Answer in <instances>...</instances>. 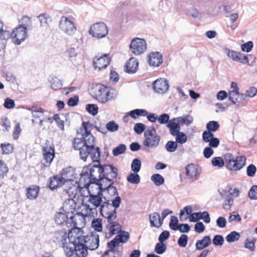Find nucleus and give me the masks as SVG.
<instances>
[{"label":"nucleus","mask_w":257,"mask_h":257,"mask_svg":"<svg viewBox=\"0 0 257 257\" xmlns=\"http://www.w3.org/2000/svg\"><path fill=\"white\" fill-rule=\"evenodd\" d=\"M81 131H84L80 138H74L73 141V147L76 150L79 151L80 159L86 161L90 156L93 162L99 163L101 155L100 149L95 146V138L91 133L93 125L89 121H83L82 123Z\"/></svg>","instance_id":"nucleus-1"},{"label":"nucleus","mask_w":257,"mask_h":257,"mask_svg":"<svg viewBox=\"0 0 257 257\" xmlns=\"http://www.w3.org/2000/svg\"><path fill=\"white\" fill-rule=\"evenodd\" d=\"M22 24L16 28L12 33L13 42L19 45L27 38V27L31 23L29 17L24 16L21 19Z\"/></svg>","instance_id":"nucleus-2"},{"label":"nucleus","mask_w":257,"mask_h":257,"mask_svg":"<svg viewBox=\"0 0 257 257\" xmlns=\"http://www.w3.org/2000/svg\"><path fill=\"white\" fill-rule=\"evenodd\" d=\"M92 93L93 98L101 103H105L112 98L110 96L109 88L101 84L94 85Z\"/></svg>","instance_id":"nucleus-3"},{"label":"nucleus","mask_w":257,"mask_h":257,"mask_svg":"<svg viewBox=\"0 0 257 257\" xmlns=\"http://www.w3.org/2000/svg\"><path fill=\"white\" fill-rule=\"evenodd\" d=\"M145 140L143 145L150 148L158 147L160 142V137L156 134V130L154 126H151L148 128L144 133Z\"/></svg>","instance_id":"nucleus-4"},{"label":"nucleus","mask_w":257,"mask_h":257,"mask_svg":"<svg viewBox=\"0 0 257 257\" xmlns=\"http://www.w3.org/2000/svg\"><path fill=\"white\" fill-rule=\"evenodd\" d=\"M104 201L102 202L99 209L101 215L106 218L107 221H112L116 218V211L112 207L108 200L104 197Z\"/></svg>","instance_id":"nucleus-5"},{"label":"nucleus","mask_w":257,"mask_h":257,"mask_svg":"<svg viewBox=\"0 0 257 257\" xmlns=\"http://www.w3.org/2000/svg\"><path fill=\"white\" fill-rule=\"evenodd\" d=\"M89 34L97 39L105 37L108 33L106 25L103 22H98L92 25L89 31Z\"/></svg>","instance_id":"nucleus-6"},{"label":"nucleus","mask_w":257,"mask_h":257,"mask_svg":"<svg viewBox=\"0 0 257 257\" xmlns=\"http://www.w3.org/2000/svg\"><path fill=\"white\" fill-rule=\"evenodd\" d=\"M130 49L133 54L140 55L144 53L147 49L146 42L142 38H134L130 45Z\"/></svg>","instance_id":"nucleus-7"},{"label":"nucleus","mask_w":257,"mask_h":257,"mask_svg":"<svg viewBox=\"0 0 257 257\" xmlns=\"http://www.w3.org/2000/svg\"><path fill=\"white\" fill-rule=\"evenodd\" d=\"M59 27L61 31L69 35H73L76 30L74 22L65 16L61 18Z\"/></svg>","instance_id":"nucleus-8"},{"label":"nucleus","mask_w":257,"mask_h":257,"mask_svg":"<svg viewBox=\"0 0 257 257\" xmlns=\"http://www.w3.org/2000/svg\"><path fill=\"white\" fill-rule=\"evenodd\" d=\"M201 172L200 167L195 164H189L185 167V174L192 182L197 180L199 178Z\"/></svg>","instance_id":"nucleus-9"},{"label":"nucleus","mask_w":257,"mask_h":257,"mask_svg":"<svg viewBox=\"0 0 257 257\" xmlns=\"http://www.w3.org/2000/svg\"><path fill=\"white\" fill-rule=\"evenodd\" d=\"M90 184H94V183L93 182L92 179L88 173V167L86 166L83 168L80 174L78 186L81 188L88 189Z\"/></svg>","instance_id":"nucleus-10"},{"label":"nucleus","mask_w":257,"mask_h":257,"mask_svg":"<svg viewBox=\"0 0 257 257\" xmlns=\"http://www.w3.org/2000/svg\"><path fill=\"white\" fill-rule=\"evenodd\" d=\"M246 158L243 156H238L235 159L232 160L226 164L227 169L232 171H236L241 170L245 164Z\"/></svg>","instance_id":"nucleus-11"},{"label":"nucleus","mask_w":257,"mask_h":257,"mask_svg":"<svg viewBox=\"0 0 257 257\" xmlns=\"http://www.w3.org/2000/svg\"><path fill=\"white\" fill-rule=\"evenodd\" d=\"M109 63V58L108 54H104L100 56H95L93 60V65L95 69H98L100 71L105 69Z\"/></svg>","instance_id":"nucleus-12"},{"label":"nucleus","mask_w":257,"mask_h":257,"mask_svg":"<svg viewBox=\"0 0 257 257\" xmlns=\"http://www.w3.org/2000/svg\"><path fill=\"white\" fill-rule=\"evenodd\" d=\"M152 87L155 91L158 93H164L169 88V82L163 78L158 79L152 84Z\"/></svg>","instance_id":"nucleus-13"},{"label":"nucleus","mask_w":257,"mask_h":257,"mask_svg":"<svg viewBox=\"0 0 257 257\" xmlns=\"http://www.w3.org/2000/svg\"><path fill=\"white\" fill-rule=\"evenodd\" d=\"M102 176L114 180L118 174V169L111 164L102 165Z\"/></svg>","instance_id":"nucleus-14"},{"label":"nucleus","mask_w":257,"mask_h":257,"mask_svg":"<svg viewBox=\"0 0 257 257\" xmlns=\"http://www.w3.org/2000/svg\"><path fill=\"white\" fill-rule=\"evenodd\" d=\"M95 181L96 182L94 184L97 186L99 191L102 193L105 191L110 185H114L115 183L113 180L104 176H101L98 178V180H95Z\"/></svg>","instance_id":"nucleus-15"},{"label":"nucleus","mask_w":257,"mask_h":257,"mask_svg":"<svg viewBox=\"0 0 257 257\" xmlns=\"http://www.w3.org/2000/svg\"><path fill=\"white\" fill-rule=\"evenodd\" d=\"M85 239H86V245L88 249L94 250L98 247L99 243V235L96 233L91 232L90 235H86Z\"/></svg>","instance_id":"nucleus-16"},{"label":"nucleus","mask_w":257,"mask_h":257,"mask_svg":"<svg viewBox=\"0 0 257 257\" xmlns=\"http://www.w3.org/2000/svg\"><path fill=\"white\" fill-rule=\"evenodd\" d=\"M82 230L79 229L77 233L75 236L72 235L73 233H71L72 235L69 236L68 239L69 241L68 242H65V243H73L75 244V246L81 245H85L87 242L85 241V236H82Z\"/></svg>","instance_id":"nucleus-17"},{"label":"nucleus","mask_w":257,"mask_h":257,"mask_svg":"<svg viewBox=\"0 0 257 257\" xmlns=\"http://www.w3.org/2000/svg\"><path fill=\"white\" fill-rule=\"evenodd\" d=\"M102 165H94L90 168H88V173L90 175L93 182L96 181L95 180H98V178L102 176Z\"/></svg>","instance_id":"nucleus-18"},{"label":"nucleus","mask_w":257,"mask_h":257,"mask_svg":"<svg viewBox=\"0 0 257 257\" xmlns=\"http://www.w3.org/2000/svg\"><path fill=\"white\" fill-rule=\"evenodd\" d=\"M148 62L150 66L159 67L163 63L162 55L159 52H153L149 55Z\"/></svg>","instance_id":"nucleus-19"},{"label":"nucleus","mask_w":257,"mask_h":257,"mask_svg":"<svg viewBox=\"0 0 257 257\" xmlns=\"http://www.w3.org/2000/svg\"><path fill=\"white\" fill-rule=\"evenodd\" d=\"M63 248L66 257H80L73 243H63Z\"/></svg>","instance_id":"nucleus-20"},{"label":"nucleus","mask_w":257,"mask_h":257,"mask_svg":"<svg viewBox=\"0 0 257 257\" xmlns=\"http://www.w3.org/2000/svg\"><path fill=\"white\" fill-rule=\"evenodd\" d=\"M139 61L135 57H131L125 64V71L127 73H136L139 67Z\"/></svg>","instance_id":"nucleus-21"},{"label":"nucleus","mask_w":257,"mask_h":257,"mask_svg":"<svg viewBox=\"0 0 257 257\" xmlns=\"http://www.w3.org/2000/svg\"><path fill=\"white\" fill-rule=\"evenodd\" d=\"M74 172L72 167H68L63 169L60 174L61 179L64 183L67 182L73 181Z\"/></svg>","instance_id":"nucleus-22"},{"label":"nucleus","mask_w":257,"mask_h":257,"mask_svg":"<svg viewBox=\"0 0 257 257\" xmlns=\"http://www.w3.org/2000/svg\"><path fill=\"white\" fill-rule=\"evenodd\" d=\"M43 154L46 162L51 163L55 157L54 147L50 146L49 147H43Z\"/></svg>","instance_id":"nucleus-23"},{"label":"nucleus","mask_w":257,"mask_h":257,"mask_svg":"<svg viewBox=\"0 0 257 257\" xmlns=\"http://www.w3.org/2000/svg\"><path fill=\"white\" fill-rule=\"evenodd\" d=\"M64 182L58 175H54L49 179L48 186L50 189L54 190L64 184Z\"/></svg>","instance_id":"nucleus-24"},{"label":"nucleus","mask_w":257,"mask_h":257,"mask_svg":"<svg viewBox=\"0 0 257 257\" xmlns=\"http://www.w3.org/2000/svg\"><path fill=\"white\" fill-rule=\"evenodd\" d=\"M88 191L90 195L89 202L96 207L100 206L103 202L102 201L103 193L98 191L97 195H93L90 194L89 190Z\"/></svg>","instance_id":"nucleus-25"},{"label":"nucleus","mask_w":257,"mask_h":257,"mask_svg":"<svg viewBox=\"0 0 257 257\" xmlns=\"http://www.w3.org/2000/svg\"><path fill=\"white\" fill-rule=\"evenodd\" d=\"M113 219L111 221H107L108 224L106 225V228L108 230L110 235H114L117 232H119L121 230V226L116 221H114Z\"/></svg>","instance_id":"nucleus-26"},{"label":"nucleus","mask_w":257,"mask_h":257,"mask_svg":"<svg viewBox=\"0 0 257 257\" xmlns=\"http://www.w3.org/2000/svg\"><path fill=\"white\" fill-rule=\"evenodd\" d=\"M211 243V239L209 236H204L201 240H198L195 244L196 250H201L208 247Z\"/></svg>","instance_id":"nucleus-27"},{"label":"nucleus","mask_w":257,"mask_h":257,"mask_svg":"<svg viewBox=\"0 0 257 257\" xmlns=\"http://www.w3.org/2000/svg\"><path fill=\"white\" fill-rule=\"evenodd\" d=\"M120 235H116L115 237L111 241L107 243V246L109 248V250L105 251L104 254L101 257H108V254L110 252H114L115 247L120 242L119 240Z\"/></svg>","instance_id":"nucleus-28"},{"label":"nucleus","mask_w":257,"mask_h":257,"mask_svg":"<svg viewBox=\"0 0 257 257\" xmlns=\"http://www.w3.org/2000/svg\"><path fill=\"white\" fill-rule=\"evenodd\" d=\"M149 219L151 226L157 228L161 226L159 222L160 215L158 212H156L150 214L149 216Z\"/></svg>","instance_id":"nucleus-29"},{"label":"nucleus","mask_w":257,"mask_h":257,"mask_svg":"<svg viewBox=\"0 0 257 257\" xmlns=\"http://www.w3.org/2000/svg\"><path fill=\"white\" fill-rule=\"evenodd\" d=\"M40 188L38 186H32L27 189L26 195L28 199L33 200L38 195Z\"/></svg>","instance_id":"nucleus-30"},{"label":"nucleus","mask_w":257,"mask_h":257,"mask_svg":"<svg viewBox=\"0 0 257 257\" xmlns=\"http://www.w3.org/2000/svg\"><path fill=\"white\" fill-rule=\"evenodd\" d=\"M55 221L56 224L61 225L67 224L68 216L65 213L61 212H57L55 215Z\"/></svg>","instance_id":"nucleus-31"},{"label":"nucleus","mask_w":257,"mask_h":257,"mask_svg":"<svg viewBox=\"0 0 257 257\" xmlns=\"http://www.w3.org/2000/svg\"><path fill=\"white\" fill-rule=\"evenodd\" d=\"M239 97V93L236 90H231L229 92L228 99L234 104H237L238 106H240L241 103L243 104V102H241L238 100Z\"/></svg>","instance_id":"nucleus-32"},{"label":"nucleus","mask_w":257,"mask_h":257,"mask_svg":"<svg viewBox=\"0 0 257 257\" xmlns=\"http://www.w3.org/2000/svg\"><path fill=\"white\" fill-rule=\"evenodd\" d=\"M147 114V111L143 109H135L128 112V115L134 119H136L139 116H145Z\"/></svg>","instance_id":"nucleus-33"},{"label":"nucleus","mask_w":257,"mask_h":257,"mask_svg":"<svg viewBox=\"0 0 257 257\" xmlns=\"http://www.w3.org/2000/svg\"><path fill=\"white\" fill-rule=\"evenodd\" d=\"M177 120H178L182 124H185L189 125L193 121V118L190 115H186L183 116L175 117Z\"/></svg>","instance_id":"nucleus-34"},{"label":"nucleus","mask_w":257,"mask_h":257,"mask_svg":"<svg viewBox=\"0 0 257 257\" xmlns=\"http://www.w3.org/2000/svg\"><path fill=\"white\" fill-rule=\"evenodd\" d=\"M50 83L51 88L56 91L60 90L62 87V81L56 77L52 78Z\"/></svg>","instance_id":"nucleus-35"},{"label":"nucleus","mask_w":257,"mask_h":257,"mask_svg":"<svg viewBox=\"0 0 257 257\" xmlns=\"http://www.w3.org/2000/svg\"><path fill=\"white\" fill-rule=\"evenodd\" d=\"M151 180L152 181L155 185L159 186L164 183L165 180L163 177L159 174H154L151 177Z\"/></svg>","instance_id":"nucleus-36"},{"label":"nucleus","mask_w":257,"mask_h":257,"mask_svg":"<svg viewBox=\"0 0 257 257\" xmlns=\"http://www.w3.org/2000/svg\"><path fill=\"white\" fill-rule=\"evenodd\" d=\"M175 120H177L175 119V118H173L171 119L169 123H168L167 124V127H168L169 129L170 134L173 136H175L181 132H178L177 130L176 125L175 124Z\"/></svg>","instance_id":"nucleus-37"},{"label":"nucleus","mask_w":257,"mask_h":257,"mask_svg":"<svg viewBox=\"0 0 257 257\" xmlns=\"http://www.w3.org/2000/svg\"><path fill=\"white\" fill-rule=\"evenodd\" d=\"M91 227L95 231L101 232L102 230V220L100 218H94L91 222Z\"/></svg>","instance_id":"nucleus-38"},{"label":"nucleus","mask_w":257,"mask_h":257,"mask_svg":"<svg viewBox=\"0 0 257 257\" xmlns=\"http://www.w3.org/2000/svg\"><path fill=\"white\" fill-rule=\"evenodd\" d=\"M127 181L132 184H138L140 182V177L137 173H132L126 177Z\"/></svg>","instance_id":"nucleus-39"},{"label":"nucleus","mask_w":257,"mask_h":257,"mask_svg":"<svg viewBox=\"0 0 257 257\" xmlns=\"http://www.w3.org/2000/svg\"><path fill=\"white\" fill-rule=\"evenodd\" d=\"M248 57H252L251 55H245L243 53H241V56L240 57V63L242 64H245L249 66H252L254 63L255 62V57H253V61H251V62H249V59Z\"/></svg>","instance_id":"nucleus-40"},{"label":"nucleus","mask_w":257,"mask_h":257,"mask_svg":"<svg viewBox=\"0 0 257 257\" xmlns=\"http://www.w3.org/2000/svg\"><path fill=\"white\" fill-rule=\"evenodd\" d=\"M32 111L33 116L35 118H39L43 115L44 110L40 107L33 106L29 109Z\"/></svg>","instance_id":"nucleus-41"},{"label":"nucleus","mask_w":257,"mask_h":257,"mask_svg":"<svg viewBox=\"0 0 257 257\" xmlns=\"http://www.w3.org/2000/svg\"><path fill=\"white\" fill-rule=\"evenodd\" d=\"M240 234L235 231H233L229 233L225 237L226 240L228 242H233L235 241L239 240L240 238Z\"/></svg>","instance_id":"nucleus-42"},{"label":"nucleus","mask_w":257,"mask_h":257,"mask_svg":"<svg viewBox=\"0 0 257 257\" xmlns=\"http://www.w3.org/2000/svg\"><path fill=\"white\" fill-rule=\"evenodd\" d=\"M141 161L138 158L134 159L131 164V169L134 173H138L141 168Z\"/></svg>","instance_id":"nucleus-43"},{"label":"nucleus","mask_w":257,"mask_h":257,"mask_svg":"<svg viewBox=\"0 0 257 257\" xmlns=\"http://www.w3.org/2000/svg\"><path fill=\"white\" fill-rule=\"evenodd\" d=\"M219 123L214 120L209 121L206 124V128L208 131L211 132H214L219 128Z\"/></svg>","instance_id":"nucleus-44"},{"label":"nucleus","mask_w":257,"mask_h":257,"mask_svg":"<svg viewBox=\"0 0 257 257\" xmlns=\"http://www.w3.org/2000/svg\"><path fill=\"white\" fill-rule=\"evenodd\" d=\"M166 249L167 246L164 242L159 241L155 246V251L158 254H163L166 251Z\"/></svg>","instance_id":"nucleus-45"},{"label":"nucleus","mask_w":257,"mask_h":257,"mask_svg":"<svg viewBox=\"0 0 257 257\" xmlns=\"http://www.w3.org/2000/svg\"><path fill=\"white\" fill-rule=\"evenodd\" d=\"M86 110L89 114L95 116L98 113V108L96 104H87L86 105Z\"/></svg>","instance_id":"nucleus-46"},{"label":"nucleus","mask_w":257,"mask_h":257,"mask_svg":"<svg viewBox=\"0 0 257 257\" xmlns=\"http://www.w3.org/2000/svg\"><path fill=\"white\" fill-rule=\"evenodd\" d=\"M211 163L213 166L217 167L218 168H222L224 166V161L220 157L213 158L211 160Z\"/></svg>","instance_id":"nucleus-47"},{"label":"nucleus","mask_w":257,"mask_h":257,"mask_svg":"<svg viewBox=\"0 0 257 257\" xmlns=\"http://www.w3.org/2000/svg\"><path fill=\"white\" fill-rule=\"evenodd\" d=\"M126 146L124 144H119L117 147L114 148L112 150V154L114 156H117L123 153L126 150Z\"/></svg>","instance_id":"nucleus-48"},{"label":"nucleus","mask_w":257,"mask_h":257,"mask_svg":"<svg viewBox=\"0 0 257 257\" xmlns=\"http://www.w3.org/2000/svg\"><path fill=\"white\" fill-rule=\"evenodd\" d=\"M255 240L253 237H247L244 241V247L251 251L254 250V244Z\"/></svg>","instance_id":"nucleus-49"},{"label":"nucleus","mask_w":257,"mask_h":257,"mask_svg":"<svg viewBox=\"0 0 257 257\" xmlns=\"http://www.w3.org/2000/svg\"><path fill=\"white\" fill-rule=\"evenodd\" d=\"M41 26L47 27L48 24V21H51L50 17L46 14H42L38 17Z\"/></svg>","instance_id":"nucleus-50"},{"label":"nucleus","mask_w":257,"mask_h":257,"mask_svg":"<svg viewBox=\"0 0 257 257\" xmlns=\"http://www.w3.org/2000/svg\"><path fill=\"white\" fill-rule=\"evenodd\" d=\"M77 252L79 253L81 257H86L88 254L87 250L88 248L86 245H81L76 246Z\"/></svg>","instance_id":"nucleus-51"},{"label":"nucleus","mask_w":257,"mask_h":257,"mask_svg":"<svg viewBox=\"0 0 257 257\" xmlns=\"http://www.w3.org/2000/svg\"><path fill=\"white\" fill-rule=\"evenodd\" d=\"M178 147V144L176 142L173 141H168L166 144L165 148L168 152H175Z\"/></svg>","instance_id":"nucleus-52"},{"label":"nucleus","mask_w":257,"mask_h":257,"mask_svg":"<svg viewBox=\"0 0 257 257\" xmlns=\"http://www.w3.org/2000/svg\"><path fill=\"white\" fill-rule=\"evenodd\" d=\"M176 136V142L178 144H183L187 141V136L183 132H181Z\"/></svg>","instance_id":"nucleus-53"},{"label":"nucleus","mask_w":257,"mask_h":257,"mask_svg":"<svg viewBox=\"0 0 257 257\" xmlns=\"http://www.w3.org/2000/svg\"><path fill=\"white\" fill-rule=\"evenodd\" d=\"M233 203V199L230 195H228L224 200L223 203V208L225 210L229 209L232 206Z\"/></svg>","instance_id":"nucleus-54"},{"label":"nucleus","mask_w":257,"mask_h":257,"mask_svg":"<svg viewBox=\"0 0 257 257\" xmlns=\"http://www.w3.org/2000/svg\"><path fill=\"white\" fill-rule=\"evenodd\" d=\"M0 146L3 150V154H9L13 152V146L10 143H8L7 144H1Z\"/></svg>","instance_id":"nucleus-55"},{"label":"nucleus","mask_w":257,"mask_h":257,"mask_svg":"<svg viewBox=\"0 0 257 257\" xmlns=\"http://www.w3.org/2000/svg\"><path fill=\"white\" fill-rule=\"evenodd\" d=\"M223 52L229 58L231 59L234 61L236 56H237V55L238 54V52L229 49L228 48H224L223 49Z\"/></svg>","instance_id":"nucleus-56"},{"label":"nucleus","mask_w":257,"mask_h":257,"mask_svg":"<svg viewBox=\"0 0 257 257\" xmlns=\"http://www.w3.org/2000/svg\"><path fill=\"white\" fill-rule=\"evenodd\" d=\"M9 171L7 164L0 160V178H3Z\"/></svg>","instance_id":"nucleus-57"},{"label":"nucleus","mask_w":257,"mask_h":257,"mask_svg":"<svg viewBox=\"0 0 257 257\" xmlns=\"http://www.w3.org/2000/svg\"><path fill=\"white\" fill-rule=\"evenodd\" d=\"M118 127V125L113 120L109 121L106 124V129L111 132H114L117 131Z\"/></svg>","instance_id":"nucleus-58"},{"label":"nucleus","mask_w":257,"mask_h":257,"mask_svg":"<svg viewBox=\"0 0 257 257\" xmlns=\"http://www.w3.org/2000/svg\"><path fill=\"white\" fill-rule=\"evenodd\" d=\"M253 47V43L252 41H248L241 45V49L242 51L247 53L250 52Z\"/></svg>","instance_id":"nucleus-59"},{"label":"nucleus","mask_w":257,"mask_h":257,"mask_svg":"<svg viewBox=\"0 0 257 257\" xmlns=\"http://www.w3.org/2000/svg\"><path fill=\"white\" fill-rule=\"evenodd\" d=\"M248 196L251 200H257V185H253L248 192Z\"/></svg>","instance_id":"nucleus-60"},{"label":"nucleus","mask_w":257,"mask_h":257,"mask_svg":"<svg viewBox=\"0 0 257 257\" xmlns=\"http://www.w3.org/2000/svg\"><path fill=\"white\" fill-rule=\"evenodd\" d=\"M214 138L213 132L209 131H205L202 134V140L204 142L208 143Z\"/></svg>","instance_id":"nucleus-61"},{"label":"nucleus","mask_w":257,"mask_h":257,"mask_svg":"<svg viewBox=\"0 0 257 257\" xmlns=\"http://www.w3.org/2000/svg\"><path fill=\"white\" fill-rule=\"evenodd\" d=\"M224 241V238L221 235H215L212 239V242L215 246L222 245Z\"/></svg>","instance_id":"nucleus-62"},{"label":"nucleus","mask_w":257,"mask_h":257,"mask_svg":"<svg viewBox=\"0 0 257 257\" xmlns=\"http://www.w3.org/2000/svg\"><path fill=\"white\" fill-rule=\"evenodd\" d=\"M178 218L175 216H171L169 223L170 228L173 230H177L178 227Z\"/></svg>","instance_id":"nucleus-63"},{"label":"nucleus","mask_w":257,"mask_h":257,"mask_svg":"<svg viewBox=\"0 0 257 257\" xmlns=\"http://www.w3.org/2000/svg\"><path fill=\"white\" fill-rule=\"evenodd\" d=\"M188 240V236L186 234H182L178 240V245L182 247L186 246Z\"/></svg>","instance_id":"nucleus-64"}]
</instances>
